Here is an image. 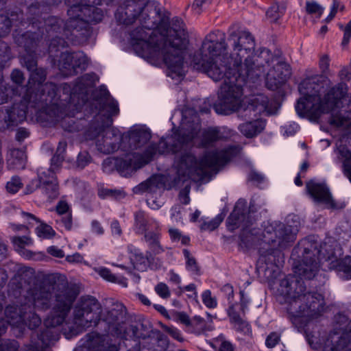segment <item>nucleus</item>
Here are the masks:
<instances>
[{"label":"nucleus","instance_id":"obj_12","mask_svg":"<svg viewBox=\"0 0 351 351\" xmlns=\"http://www.w3.org/2000/svg\"><path fill=\"white\" fill-rule=\"evenodd\" d=\"M70 6L68 10L69 20L64 24V35L69 38V33L75 37L80 31L86 29L88 23H99L102 20L103 14L100 9L93 4L95 0H65Z\"/></svg>","mask_w":351,"mask_h":351},{"label":"nucleus","instance_id":"obj_27","mask_svg":"<svg viewBox=\"0 0 351 351\" xmlns=\"http://www.w3.org/2000/svg\"><path fill=\"white\" fill-rule=\"evenodd\" d=\"M328 122L330 125L351 134V110L332 114Z\"/></svg>","mask_w":351,"mask_h":351},{"label":"nucleus","instance_id":"obj_50","mask_svg":"<svg viewBox=\"0 0 351 351\" xmlns=\"http://www.w3.org/2000/svg\"><path fill=\"white\" fill-rule=\"evenodd\" d=\"M58 217L71 213V209L69 204L64 200H60L55 208Z\"/></svg>","mask_w":351,"mask_h":351},{"label":"nucleus","instance_id":"obj_4","mask_svg":"<svg viewBox=\"0 0 351 351\" xmlns=\"http://www.w3.org/2000/svg\"><path fill=\"white\" fill-rule=\"evenodd\" d=\"M143 25L130 33L131 44L136 50L140 51L142 56L151 58L161 57L168 69V75L173 79L176 76L185 75L184 68V53L188 43L187 33L183 21L174 17L171 21V28L167 37L158 43H155L152 29Z\"/></svg>","mask_w":351,"mask_h":351},{"label":"nucleus","instance_id":"obj_11","mask_svg":"<svg viewBox=\"0 0 351 351\" xmlns=\"http://www.w3.org/2000/svg\"><path fill=\"white\" fill-rule=\"evenodd\" d=\"M346 93L345 85L340 83L330 88L323 98L318 95L302 93L295 110L300 116H307L317 120L322 114L328 113L335 108Z\"/></svg>","mask_w":351,"mask_h":351},{"label":"nucleus","instance_id":"obj_46","mask_svg":"<svg viewBox=\"0 0 351 351\" xmlns=\"http://www.w3.org/2000/svg\"><path fill=\"white\" fill-rule=\"evenodd\" d=\"M222 217L218 215L210 221H204L201 224L200 228L202 230L213 231L215 230L217 228H218V226L222 222Z\"/></svg>","mask_w":351,"mask_h":351},{"label":"nucleus","instance_id":"obj_5","mask_svg":"<svg viewBox=\"0 0 351 351\" xmlns=\"http://www.w3.org/2000/svg\"><path fill=\"white\" fill-rule=\"evenodd\" d=\"M55 289L54 303L49 315L44 321L47 329L42 331L38 337L43 344H47L51 339V331L49 328L60 326L64 322L79 292L73 285L67 283L57 284L56 287L50 284L40 283L30 288L27 292V297L34 308L46 311L51 306Z\"/></svg>","mask_w":351,"mask_h":351},{"label":"nucleus","instance_id":"obj_63","mask_svg":"<svg viewBox=\"0 0 351 351\" xmlns=\"http://www.w3.org/2000/svg\"><path fill=\"white\" fill-rule=\"evenodd\" d=\"M30 132L25 128H19L16 130V140L19 142L23 141L25 138L29 136Z\"/></svg>","mask_w":351,"mask_h":351},{"label":"nucleus","instance_id":"obj_31","mask_svg":"<svg viewBox=\"0 0 351 351\" xmlns=\"http://www.w3.org/2000/svg\"><path fill=\"white\" fill-rule=\"evenodd\" d=\"M127 250L130 254V260L134 267L137 270H143L146 267L147 258L143 252L131 244L128 245Z\"/></svg>","mask_w":351,"mask_h":351},{"label":"nucleus","instance_id":"obj_15","mask_svg":"<svg viewBox=\"0 0 351 351\" xmlns=\"http://www.w3.org/2000/svg\"><path fill=\"white\" fill-rule=\"evenodd\" d=\"M85 136L87 140H95L98 151L106 154L117 151L123 140L117 128L94 124L90 125L86 131Z\"/></svg>","mask_w":351,"mask_h":351},{"label":"nucleus","instance_id":"obj_1","mask_svg":"<svg viewBox=\"0 0 351 351\" xmlns=\"http://www.w3.org/2000/svg\"><path fill=\"white\" fill-rule=\"evenodd\" d=\"M228 40L231 47L229 57L222 56L227 49L225 34L219 30L209 33L202 42L201 61L196 63L214 81L224 80L214 104L215 112L221 114H229L239 108L243 86L248 80L254 81L261 75V59L270 56L265 49L260 56L254 53L255 39L247 30L231 32ZM264 60L269 63L268 59Z\"/></svg>","mask_w":351,"mask_h":351},{"label":"nucleus","instance_id":"obj_35","mask_svg":"<svg viewBox=\"0 0 351 351\" xmlns=\"http://www.w3.org/2000/svg\"><path fill=\"white\" fill-rule=\"evenodd\" d=\"M10 158L8 159V165H13L12 168H17V166L23 165L25 159V152L21 149H12L10 152Z\"/></svg>","mask_w":351,"mask_h":351},{"label":"nucleus","instance_id":"obj_20","mask_svg":"<svg viewBox=\"0 0 351 351\" xmlns=\"http://www.w3.org/2000/svg\"><path fill=\"white\" fill-rule=\"evenodd\" d=\"M173 320L183 324L186 332L196 335H202L213 329L212 322L207 323L204 318L199 316L190 318L184 312L176 313L173 315Z\"/></svg>","mask_w":351,"mask_h":351},{"label":"nucleus","instance_id":"obj_3","mask_svg":"<svg viewBox=\"0 0 351 351\" xmlns=\"http://www.w3.org/2000/svg\"><path fill=\"white\" fill-rule=\"evenodd\" d=\"M301 251L300 261L293 266L295 275L287 276L280 280L278 292L279 300L284 302L288 317L295 325L302 324L321 317L326 302L322 294L315 291H306L302 279H313L317 274L321 262L332 254L328 251L326 244H319L308 239L302 240L296 249Z\"/></svg>","mask_w":351,"mask_h":351},{"label":"nucleus","instance_id":"obj_26","mask_svg":"<svg viewBox=\"0 0 351 351\" xmlns=\"http://www.w3.org/2000/svg\"><path fill=\"white\" fill-rule=\"evenodd\" d=\"M27 305H21V307L10 305L5 308V315L6 322L12 326L22 328L23 326V313L27 310Z\"/></svg>","mask_w":351,"mask_h":351},{"label":"nucleus","instance_id":"obj_14","mask_svg":"<svg viewBox=\"0 0 351 351\" xmlns=\"http://www.w3.org/2000/svg\"><path fill=\"white\" fill-rule=\"evenodd\" d=\"M165 154H168V145L162 138L158 143L149 144L143 154H128L125 159H117L115 165L122 173L132 172L149 163L156 156Z\"/></svg>","mask_w":351,"mask_h":351},{"label":"nucleus","instance_id":"obj_56","mask_svg":"<svg viewBox=\"0 0 351 351\" xmlns=\"http://www.w3.org/2000/svg\"><path fill=\"white\" fill-rule=\"evenodd\" d=\"M280 339V335L276 332H273L267 336L265 341V345L267 347L272 348L278 343Z\"/></svg>","mask_w":351,"mask_h":351},{"label":"nucleus","instance_id":"obj_47","mask_svg":"<svg viewBox=\"0 0 351 351\" xmlns=\"http://www.w3.org/2000/svg\"><path fill=\"white\" fill-rule=\"evenodd\" d=\"M306 10L308 14H316L318 18L322 16L324 12V8L315 1H307L306 3Z\"/></svg>","mask_w":351,"mask_h":351},{"label":"nucleus","instance_id":"obj_52","mask_svg":"<svg viewBox=\"0 0 351 351\" xmlns=\"http://www.w3.org/2000/svg\"><path fill=\"white\" fill-rule=\"evenodd\" d=\"M65 44V41L63 38H59L57 36H55L52 38L50 41L48 52L52 56V53L53 51H57V47L59 46L64 47Z\"/></svg>","mask_w":351,"mask_h":351},{"label":"nucleus","instance_id":"obj_55","mask_svg":"<svg viewBox=\"0 0 351 351\" xmlns=\"http://www.w3.org/2000/svg\"><path fill=\"white\" fill-rule=\"evenodd\" d=\"M162 329L173 339L179 341H182L184 340L180 331L178 328L173 326H162Z\"/></svg>","mask_w":351,"mask_h":351},{"label":"nucleus","instance_id":"obj_34","mask_svg":"<svg viewBox=\"0 0 351 351\" xmlns=\"http://www.w3.org/2000/svg\"><path fill=\"white\" fill-rule=\"evenodd\" d=\"M28 308H30L29 306ZM23 316V326H27L31 330L36 328L41 324L40 317L31 309L29 311L25 310Z\"/></svg>","mask_w":351,"mask_h":351},{"label":"nucleus","instance_id":"obj_39","mask_svg":"<svg viewBox=\"0 0 351 351\" xmlns=\"http://www.w3.org/2000/svg\"><path fill=\"white\" fill-rule=\"evenodd\" d=\"M12 242L16 251L20 253L25 246H29L32 244V241L27 237H14L12 239Z\"/></svg>","mask_w":351,"mask_h":351},{"label":"nucleus","instance_id":"obj_16","mask_svg":"<svg viewBox=\"0 0 351 351\" xmlns=\"http://www.w3.org/2000/svg\"><path fill=\"white\" fill-rule=\"evenodd\" d=\"M150 0H128L125 7H120L115 17L120 24L128 25L132 24L138 19L141 25L145 28L150 29L152 26L147 24L149 20V14L145 10Z\"/></svg>","mask_w":351,"mask_h":351},{"label":"nucleus","instance_id":"obj_21","mask_svg":"<svg viewBox=\"0 0 351 351\" xmlns=\"http://www.w3.org/2000/svg\"><path fill=\"white\" fill-rule=\"evenodd\" d=\"M80 343L86 351H118L115 345L109 343L106 335L95 331L86 334L80 340Z\"/></svg>","mask_w":351,"mask_h":351},{"label":"nucleus","instance_id":"obj_32","mask_svg":"<svg viewBox=\"0 0 351 351\" xmlns=\"http://www.w3.org/2000/svg\"><path fill=\"white\" fill-rule=\"evenodd\" d=\"M164 187V183L158 176H152L146 181L141 183L136 190L140 192L148 191L150 193H156L157 190Z\"/></svg>","mask_w":351,"mask_h":351},{"label":"nucleus","instance_id":"obj_48","mask_svg":"<svg viewBox=\"0 0 351 351\" xmlns=\"http://www.w3.org/2000/svg\"><path fill=\"white\" fill-rule=\"evenodd\" d=\"M154 290L156 293L162 299H168L171 296V292L169 287L165 282L158 283Z\"/></svg>","mask_w":351,"mask_h":351},{"label":"nucleus","instance_id":"obj_7","mask_svg":"<svg viewBox=\"0 0 351 351\" xmlns=\"http://www.w3.org/2000/svg\"><path fill=\"white\" fill-rule=\"evenodd\" d=\"M114 307L102 315L99 302L94 297H82L75 305L73 313V323L76 333L83 332L90 327L97 326L100 322H105L106 332L121 333V324L125 315V308L122 304H115Z\"/></svg>","mask_w":351,"mask_h":351},{"label":"nucleus","instance_id":"obj_22","mask_svg":"<svg viewBox=\"0 0 351 351\" xmlns=\"http://www.w3.org/2000/svg\"><path fill=\"white\" fill-rule=\"evenodd\" d=\"M291 75L289 65L285 62H278L271 69L266 77V86L271 90L280 88Z\"/></svg>","mask_w":351,"mask_h":351},{"label":"nucleus","instance_id":"obj_64","mask_svg":"<svg viewBox=\"0 0 351 351\" xmlns=\"http://www.w3.org/2000/svg\"><path fill=\"white\" fill-rule=\"evenodd\" d=\"M341 269L346 275L348 278H351V258H346L342 265Z\"/></svg>","mask_w":351,"mask_h":351},{"label":"nucleus","instance_id":"obj_54","mask_svg":"<svg viewBox=\"0 0 351 351\" xmlns=\"http://www.w3.org/2000/svg\"><path fill=\"white\" fill-rule=\"evenodd\" d=\"M96 272L104 280L112 282L114 281L116 275L113 274L111 271L106 267H99L96 269Z\"/></svg>","mask_w":351,"mask_h":351},{"label":"nucleus","instance_id":"obj_53","mask_svg":"<svg viewBox=\"0 0 351 351\" xmlns=\"http://www.w3.org/2000/svg\"><path fill=\"white\" fill-rule=\"evenodd\" d=\"M330 351H351V348L348 346L345 338L339 337L337 343L331 346Z\"/></svg>","mask_w":351,"mask_h":351},{"label":"nucleus","instance_id":"obj_62","mask_svg":"<svg viewBox=\"0 0 351 351\" xmlns=\"http://www.w3.org/2000/svg\"><path fill=\"white\" fill-rule=\"evenodd\" d=\"M63 160L64 155L56 153L51 158V171L53 172L56 169H58L61 165Z\"/></svg>","mask_w":351,"mask_h":351},{"label":"nucleus","instance_id":"obj_57","mask_svg":"<svg viewBox=\"0 0 351 351\" xmlns=\"http://www.w3.org/2000/svg\"><path fill=\"white\" fill-rule=\"evenodd\" d=\"M216 342L220 343L219 351H234L232 344L230 341L224 340L223 335L219 336Z\"/></svg>","mask_w":351,"mask_h":351},{"label":"nucleus","instance_id":"obj_8","mask_svg":"<svg viewBox=\"0 0 351 351\" xmlns=\"http://www.w3.org/2000/svg\"><path fill=\"white\" fill-rule=\"evenodd\" d=\"M298 231L296 226L293 228L280 222L265 225L262 232L258 265L265 270L272 269L273 267H279L283 262V254L280 250L294 242Z\"/></svg>","mask_w":351,"mask_h":351},{"label":"nucleus","instance_id":"obj_59","mask_svg":"<svg viewBox=\"0 0 351 351\" xmlns=\"http://www.w3.org/2000/svg\"><path fill=\"white\" fill-rule=\"evenodd\" d=\"M11 79L16 84L22 85L25 81V76L19 69H14L11 73Z\"/></svg>","mask_w":351,"mask_h":351},{"label":"nucleus","instance_id":"obj_37","mask_svg":"<svg viewBox=\"0 0 351 351\" xmlns=\"http://www.w3.org/2000/svg\"><path fill=\"white\" fill-rule=\"evenodd\" d=\"M19 343L15 340H5L0 343V351H19ZM22 351H35V348L32 345L26 346L25 350Z\"/></svg>","mask_w":351,"mask_h":351},{"label":"nucleus","instance_id":"obj_30","mask_svg":"<svg viewBox=\"0 0 351 351\" xmlns=\"http://www.w3.org/2000/svg\"><path fill=\"white\" fill-rule=\"evenodd\" d=\"M337 158L342 162L343 173L351 182V151L346 145L337 147Z\"/></svg>","mask_w":351,"mask_h":351},{"label":"nucleus","instance_id":"obj_19","mask_svg":"<svg viewBox=\"0 0 351 351\" xmlns=\"http://www.w3.org/2000/svg\"><path fill=\"white\" fill-rule=\"evenodd\" d=\"M226 223L230 231H234L240 227L245 230L252 224L250 213L247 211V202L245 199H240L237 202L234 210L226 220ZM245 231H243L241 235L242 243H245Z\"/></svg>","mask_w":351,"mask_h":351},{"label":"nucleus","instance_id":"obj_6","mask_svg":"<svg viewBox=\"0 0 351 351\" xmlns=\"http://www.w3.org/2000/svg\"><path fill=\"white\" fill-rule=\"evenodd\" d=\"M237 154V147L229 146L221 150L206 152L199 159L185 152L176 162L179 181L208 182Z\"/></svg>","mask_w":351,"mask_h":351},{"label":"nucleus","instance_id":"obj_41","mask_svg":"<svg viewBox=\"0 0 351 351\" xmlns=\"http://www.w3.org/2000/svg\"><path fill=\"white\" fill-rule=\"evenodd\" d=\"M169 234L172 241L176 242L180 241L182 245H189L190 238L188 236L182 235V232L177 228H171L169 229Z\"/></svg>","mask_w":351,"mask_h":351},{"label":"nucleus","instance_id":"obj_60","mask_svg":"<svg viewBox=\"0 0 351 351\" xmlns=\"http://www.w3.org/2000/svg\"><path fill=\"white\" fill-rule=\"evenodd\" d=\"M266 15L268 18L271 19L272 21H277L280 16V14L279 13V7L278 5H274L271 6L267 11Z\"/></svg>","mask_w":351,"mask_h":351},{"label":"nucleus","instance_id":"obj_40","mask_svg":"<svg viewBox=\"0 0 351 351\" xmlns=\"http://www.w3.org/2000/svg\"><path fill=\"white\" fill-rule=\"evenodd\" d=\"M45 179V171H39L38 173V178L33 179L26 186V193L30 194L34 192L36 189H40L43 180Z\"/></svg>","mask_w":351,"mask_h":351},{"label":"nucleus","instance_id":"obj_38","mask_svg":"<svg viewBox=\"0 0 351 351\" xmlns=\"http://www.w3.org/2000/svg\"><path fill=\"white\" fill-rule=\"evenodd\" d=\"M183 254L186 259V269L194 274H199V266L195 258L191 255L190 252L186 249H184Z\"/></svg>","mask_w":351,"mask_h":351},{"label":"nucleus","instance_id":"obj_18","mask_svg":"<svg viewBox=\"0 0 351 351\" xmlns=\"http://www.w3.org/2000/svg\"><path fill=\"white\" fill-rule=\"evenodd\" d=\"M306 190L315 202L323 204L328 208L341 209L345 207L343 203H337L335 201L328 187L324 183L313 180H309L306 183Z\"/></svg>","mask_w":351,"mask_h":351},{"label":"nucleus","instance_id":"obj_43","mask_svg":"<svg viewBox=\"0 0 351 351\" xmlns=\"http://www.w3.org/2000/svg\"><path fill=\"white\" fill-rule=\"evenodd\" d=\"M202 300L203 304L208 308H215L217 306V298L212 295L211 291L208 289L202 292Z\"/></svg>","mask_w":351,"mask_h":351},{"label":"nucleus","instance_id":"obj_9","mask_svg":"<svg viewBox=\"0 0 351 351\" xmlns=\"http://www.w3.org/2000/svg\"><path fill=\"white\" fill-rule=\"evenodd\" d=\"M43 22L39 21L36 17L28 18L29 23L32 27H37L39 33L28 31L21 35H15L14 40L16 43L21 47H23L26 53L21 56L22 64L28 71H32L37 66L36 51L37 47L40 43V34L45 35L44 30L46 32L45 38L53 36V33L60 32L62 21L55 16L44 17Z\"/></svg>","mask_w":351,"mask_h":351},{"label":"nucleus","instance_id":"obj_17","mask_svg":"<svg viewBox=\"0 0 351 351\" xmlns=\"http://www.w3.org/2000/svg\"><path fill=\"white\" fill-rule=\"evenodd\" d=\"M58 69L65 77L77 74L79 71L86 70L88 64V58L81 51L61 53L58 63Z\"/></svg>","mask_w":351,"mask_h":351},{"label":"nucleus","instance_id":"obj_10","mask_svg":"<svg viewBox=\"0 0 351 351\" xmlns=\"http://www.w3.org/2000/svg\"><path fill=\"white\" fill-rule=\"evenodd\" d=\"M199 125L186 128L184 125L173 130V134L167 137L168 153L176 154L181 152L190 143L198 148H208L224 136L217 128L204 130L201 134Z\"/></svg>","mask_w":351,"mask_h":351},{"label":"nucleus","instance_id":"obj_51","mask_svg":"<svg viewBox=\"0 0 351 351\" xmlns=\"http://www.w3.org/2000/svg\"><path fill=\"white\" fill-rule=\"evenodd\" d=\"M339 27L343 31V37L341 45L343 47L346 46L349 43L351 38V20L345 27H343V25L339 24Z\"/></svg>","mask_w":351,"mask_h":351},{"label":"nucleus","instance_id":"obj_42","mask_svg":"<svg viewBox=\"0 0 351 351\" xmlns=\"http://www.w3.org/2000/svg\"><path fill=\"white\" fill-rule=\"evenodd\" d=\"M36 231L39 237L45 239H51L56 235V232L52 227L46 223H43L38 226Z\"/></svg>","mask_w":351,"mask_h":351},{"label":"nucleus","instance_id":"obj_45","mask_svg":"<svg viewBox=\"0 0 351 351\" xmlns=\"http://www.w3.org/2000/svg\"><path fill=\"white\" fill-rule=\"evenodd\" d=\"M23 186V183L19 177L14 176L7 182L6 189L8 192L14 194L17 193Z\"/></svg>","mask_w":351,"mask_h":351},{"label":"nucleus","instance_id":"obj_28","mask_svg":"<svg viewBox=\"0 0 351 351\" xmlns=\"http://www.w3.org/2000/svg\"><path fill=\"white\" fill-rule=\"evenodd\" d=\"M265 127V122L256 119L253 121H246L239 125L238 130L246 138H253L260 134Z\"/></svg>","mask_w":351,"mask_h":351},{"label":"nucleus","instance_id":"obj_2","mask_svg":"<svg viewBox=\"0 0 351 351\" xmlns=\"http://www.w3.org/2000/svg\"><path fill=\"white\" fill-rule=\"evenodd\" d=\"M47 77V71L43 68L35 69L30 74L26 92L19 102L12 106L0 109V131H4L23 123L27 114L34 112L40 120L49 123L62 121L66 117H73L78 112L82 104H75L76 98L84 101L86 87L77 79L76 84L71 88L70 85H61L66 104L58 103V88L51 82L43 84Z\"/></svg>","mask_w":351,"mask_h":351},{"label":"nucleus","instance_id":"obj_29","mask_svg":"<svg viewBox=\"0 0 351 351\" xmlns=\"http://www.w3.org/2000/svg\"><path fill=\"white\" fill-rule=\"evenodd\" d=\"M7 0H0V4L4 5ZM23 13L14 12L11 13L10 17L6 16H0V38L8 35L10 32L12 24L18 25L16 23L22 19Z\"/></svg>","mask_w":351,"mask_h":351},{"label":"nucleus","instance_id":"obj_36","mask_svg":"<svg viewBox=\"0 0 351 351\" xmlns=\"http://www.w3.org/2000/svg\"><path fill=\"white\" fill-rule=\"evenodd\" d=\"M228 313L231 322L234 324V327L237 330H244L245 329H248V324L240 317L239 314L234 311L232 306L229 308Z\"/></svg>","mask_w":351,"mask_h":351},{"label":"nucleus","instance_id":"obj_24","mask_svg":"<svg viewBox=\"0 0 351 351\" xmlns=\"http://www.w3.org/2000/svg\"><path fill=\"white\" fill-rule=\"evenodd\" d=\"M247 112H254V116L262 113L271 114L274 112L272 103L264 95H258L250 99L249 104L245 110Z\"/></svg>","mask_w":351,"mask_h":351},{"label":"nucleus","instance_id":"obj_25","mask_svg":"<svg viewBox=\"0 0 351 351\" xmlns=\"http://www.w3.org/2000/svg\"><path fill=\"white\" fill-rule=\"evenodd\" d=\"M41 193L51 202L59 196V186L51 169L45 171V179L40 186Z\"/></svg>","mask_w":351,"mask_h":351},{"label":"nucleus","instance_id":"obj_23","mask_svg":"<svg viewBox=\"0 0 351 351\" xmlns=\"http://www.w3.org/2000/svg\"><path fill=\"white\" fill-rule=\"evenodd\" d=\"M102 111L106 113H99L90 124L107 128L112 127L113 123L112 117L117 116L119 113L118 102L112 99L108 103L104 104L102 106Z\"/></svg>","mask_w":351,"mask_h":351},{"label":"nucleus","instance_id":"obj_33","mask_svg":"<svg viewBox=\"0 0 351 351\" xmlns=\"http://www.w3.org/2000/svg\"><path fill=\"white\" fill-rule=\"evenodd\" d=\"M150 138L151 134L149 131L144 129H136L132 130L130 134V142L134 143V148L137 149L146 143Z\"/></svg>","mask_w":351,"mask_h":351},{"label":"nucleus","instance_id":"obj_58","mask_svg":"<svg viewBox=\"0 0 351 351\" xmlns=\"http://www.w3.org/2000/svg\"><path fill=\"white\" fill-rule=\"evenodd\" d=\"M90 161V156L87 152H81L79 154L77 164L81 169L84 168Z\"/></svg>","mask_w":351,"mask_h":351},{"label":"nucleus","instance_id":"obj_61","mask_svg":"<svg viewBox=\"0 0 351 351\" xmlns=\"http://www.w3.org/2000/svg\"><path fill=\"white\" fill-rule=\"evenodd\" d=\"M47 252L50 255L59 258H62L65 256L64 251L55 245L49 246L47 247Z\"/></svg>","mask_w":351,"mask_h":351},{"label":"nucleus","instance_id":"obj_13","mask_svg":"<svg viewBox=\"0 0 351 351\" xmlns=\"http://www.w3.org/2000/svg\"><path fill=\"white\" fill-rule=\"evenodd\" d=\"M134 230L138 234H143L149 250L155 255L165 252L160 244L161 226L158 220L149 216L143 211L134 215Z\"/></svg>","mask_w":351,"mask_h":351},{"label":"nucleus","instance_id":"obj_49","mask_svg":"<svg viewBox=\"0 0 351 351\" xmlns=\"http://www.w3.org/2000/svg\"><path fill=\"white\" fill-rule=\"evenodd\" d=\"M19 254L28 260L42 261L45 258V254L43 252H34L26 249H24Z\"/></svg>","mask_w":351,"mask_h":351},{"label":"nucleus","instance_id":"obj_44","mask_svg":"<svg viewBox=\"0 0 351 351\" xmlns=\"http://www.w3.org/2000/svg\"><path fill=\"white\" fill-rule=\"evenodd\" d=\"M56 222L58 225L62 228H64L66 230H71L73 228L72 213H67L66 215L56 217Z\"/></svg>","mask_w":351,"mask_h":351}]
</instances>
